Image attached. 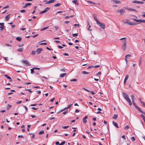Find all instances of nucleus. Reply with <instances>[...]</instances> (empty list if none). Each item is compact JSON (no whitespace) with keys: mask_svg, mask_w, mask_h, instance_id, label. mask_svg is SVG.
Here are the masks:
<instances>
[{"mask_svg":"<svg viewBox=\"0 0 145 145\" xmlns=\"http://www.w3.org/2000/svg\"><path fill=\"white\" fill-rule=\"evenodd\" d=\"M123 96L124 98L129 103L130 106L132 105V103L131 101L129 98V95L125 93H122Z\"/></svg>","mask_w":145,"mask_h":145,"instance_id":"1","label":"nucleus"},{"mask_svg":"<svg viewBox=\"0 0 145 145\" xmlns=\"http://www.w3.org/2000/svg\"><path fill=\"white\" fill-rule=\"evenodd\" d=\"M122 22L124 24L128 25H132L136 24H135L134 22H131L127 19L123 20Z\"/></svg>","mask_w":145,"mask_h":145,"instance_id":"2","label":"nucleus"},{"mask_svg":"<svg viewBox=\"0 0 145 145\" xmlns=\"http://www.w3.org/2000/svg\"><path fill=\"white\" fill-rule=\"evenodd\" d=\"M131 97L132 101L133 103V105L138 110L140 108L138 106L135 104V97L133 95H131Z\"/></svg>","mask_w":145,"mask_h":145,"instance_id":"3","label":"nucleus"},{"mask_svg":"<svg viewBox=\"0 0 145 145\" xmlns=\"http://www.w3.org/2000/svg\"><path fill=\"white\" fill-rule=\"evenodd\" d=\"M97 24L103 29H105V25L104 23H101L99 21H97Z\"/></svg>","mask_w":145,"mask_h":145,"instance_id":"4","label":"nucleus"},{"mask_svg":"<svg viewBox=\"0 0 145 145\" xmlns=\"http://www.w3.org/2000/svg\"><path fill=\"white\" fill-rule=\"evenodd\" d=\"M125 12V10L124 9H122L120 10H118L117 12L120 13V15H123L124 13Z\"/></svg>","mask_w":145,"mask_h":145,"instance_id":"5","label":"nucleus"},{"mask_svg":"<svg viewBox=\"0 0 145 145\" xmlns=\"http://www.w3.org/2000/svg\"><path fill=\"white\" fill-rule=\"evenodd\" d=\"M126 41L125 40L124 42V43L122 45L121 48L123 50H125L126 49Z\"/></svg>","mask_w":145,"mask_h":145,"instance_id":"6","label":"nucleus"},{"mask_svg":"<svg viewBox=\"0 0 145 145\" xmlns=\"http://www.w3.org/2000/svg\"><path fill=\"white\" fill-rule=\"evenodd\" d=\"M21 62L22 63L26 64L27 65L29 66L31 65L30 63L27 60H22L21 61Z\"/></svg>","mask_w":145,"mask_h":145,"instance_id":"7","label":"nucleus"},{"mask_svg":"<svg viewBox=\"0 0 145 145\" xmlns=\"http://www.w3.org/2000/svg\"><path fill=\"white\" fill-rule=\"evenodd\" d=\"M131 57V55L130 54H127L125 56V60L126 61V63H127L128 61L129 60V59Z\"/></svg>","mask_w":145,"mask_h":145,"instance_id":"8","label":"nucleus"},{"mask_svg":"<svg viewBox=\"0 0 145 145\" xmlns=\"http://www.w3.org/2000/svg\"><path fill=\"white\" fill-rule=\"evenodd\" d=\"M50 8H48V7L46 8L44 10L40 12V14H42L44 13H45L46 12H47L48 10H49Z\"/></svg>","mask_w":145,"mask_h":145,"instance_id":"9","label":"nucleus"},{"mask_svg":"<svg viewBox=\"0 0 145 145\" xmlns=\"http://www.w3.org/2000/svg\"><path fill=\"white\" fill-rule=\"evenodd\" d=\"M42 50L43 49L42 48H38L36 52L37 53L40 54Z\"/></svg>","mask_w":145,"mask_h":145,"instance_id":"10","label":"nucleus"},{"mask_svg":"<svg viewBox=\"0 0 145 145\" xmlns=\"http://www.w3.org/2000/svg\"><path fill=\"white\" fill-rule=\"evenodd\" d=\"M93 16L96 22V23H97V21H99V20L97 19L96 18V17H97V15L96 14H94L93 15Z\"/></svg>","mask_w":145,"mask_h":145,"instance_id":"11","label":"nucleus"},{"mask_svg":"<svg viewBox=\"0 0 145 145\" xmlns=\"http://www.w3.org/2000/svg\"><path fill=\"white\" fill-rule=\"evenodd\" d=\"M126 9H127V10H129V11H135L136 12H137V10H136L135 9H132V8H127Z\"/></svg>","mask_w":145,"mask_h":145,"instance_id":"12","label":"nucleus"},{"mask_svg":"<svg viewBox=\"0 0 145 145\" xmlns=\"http://www.w3.org/2000/svg\"><path fill=\"white\" fill-rule=\"evenodd\" d=\"M112 123L113 125L117 128H118L119 127L117 123L114 121H112Z\"/></svg>","mask_w":145,"mask_h":145,"instance_id":"13","label":"nucleus"},{"mask_svg":"<svg viewBox=\"0 0 145 145\" xmlns=\"http://www.w3.org/2000/svg\"><path fill=\"white\" fill-rule=\"evenodd\" d=\"M10 15V14H9L8 15H7L5 17V19L6 21H8L9 20V18H10L9 16Z\"/></svg>","mask_w":145,"mask_h":145,"instance_id":"14","label":"nucleus"},{"mask_svg":"<svg viewBox=\"0 0 145 145\" xmlns=\"http://www.w3.org/2000/svg\"><path fill=\"white\" fill-rule=\"evenodd\" d=\"M23 48H19L17 49V51L19 52H22L23 51Z\"/></svg>","mask_w":145,"mask_h":145,"instance_id":"15","label":"nucleus"},{"mask_svg":"<svg viewBox=\"0 0 145 145\" xmlns=\"http://www.w3.org/2000/svg\"><path fill=\"white\" fill-rule=\"evenodd\" d=\"M5 76L8 79L10 80V81H11L12 80L11 77L7 75H5Z\"/></svg>","mask_w":145,"mask_h":145,"instance_id":"16","label":"nucleus"},{"mask_svg":"<svg viewBox=\"0 0 145 145\" xmlns=\"http://www.w3.org/2000/svg\"><path fill=\"white\" fill-rule=\"evenodd\" d=\"M145 23V20H139V21L138 23Z\"/></svg>","mask_w":145,"mask_h":145,"instance_id":"17","label":"nucleus"},{"mask_svg":"<svg viewBox=\"0 0 145 145\" xmlns=\"http://www.w3.org/2000/svg\"><path fill=\"white\" fill-rule=\"evenodd\" d=\"M118 116V115L117 114H114L113 116L112 117L113 119H116Z\"/></svg>","mask_w":145,"mask_h":145,"instance_id":"18","label":"nucleus"},{"mask_svg":"<svg viewBox=\"0 0 145 145\" xmlns=\"http://www.w3.org/2000/svg\"><path fill=\"white\" fill-rule=\"evenodd\" d=\"M61 5V4L60 3H57L54 5L55 7H58Z\"/></svg>","mask_w":145,"mask_h":145,"instance_id":"19","label":"nucleus"},{"mask_svg":"<svg viewBox=\"0 0 145 145\" xmlns=\"http://www.w3.org/2000/svg\"><path fill=\"white\" fill-rule=\"evenodd\" d=\"M67 75V73H64L63 74H62L60 75V77H64L65 76Z\"/></svg>","mask_w":145,"mask_h":145,"instance_id":"20","label":"nucleus"},{"mask_svg":"<svg viewBox=\"0 0 145 145\" xmlns=\"http://www.w3.org/2000/svg\"><path fill=\"white\" fill-rule=\"evenodd\" d=\"M88 25H89V27L88 28V29L89 31H91L92 30L91 29H89L91 27V26L89 24V23L88 21Z\"/></svg>","mask_w":145,"mask_h":145,"instance_id":"21","label":"nucleus"},{"mask_svg":"<svg viewBox=\"0 0 145 145\" xmlns=\"http://www.w3.org/2000/svg\"><path fill=\"white\" fill-rule=\"evenodd\" d=\"M138 110L140 112L145 115V112L143 111L140 108Z\"/></svg>","mask_w":145,"mask_h":145,"instance_id":"22","label":"nucleus"},{"mask_svg":"<svg viewBox=\"0 0 145 145\" xmlns=\"http://www.w3.org/2000/svg\"><path fill=\"white\" fill-rule=\"evenodd\" d=\"M138 110L140 112L145 115V112L143 111L140 108Z\"/></svg>","mask_w":145,"mask_h":145,"instance_id":"23","label":"nucleus"},{"mask_svg":"<svg viewBox=\"0 0 145 145\" xmlns=\"http://www.w3.org/2000/svg\"><path fill=\"white\" fill-rule=\"evenodd\" d=\"M31 4H32L31 3H28L25 4V5L26 7H27L31 5Z\"/></svg>","mask_w":145,"mask_h":145,"instance_id":"24","label":"nucleus"},{"mask_svg":"<svg viewBox=\"0 0 145 145\" xmlns=\"http://www.w3.org/2000/svg\"><path fill=\"white\" fill-rule=\"evenodd\" d=\"M12 106L11 105L8 104L7 107V109L8 110L10 108L12 107Z\"/></svg>","mask_w":145,"mask_h":145,"instance_id":"25","label":"nucleus"},{"mask_svg":"<svg viewBox=\"0 0 145 145\" xmlns=\"http://www.w3.org/2000/svg\"><path fill=\"white\" fill-rule=\"evenodd\" d=\"M16 39L18 41H20L22 40V38L20 37H18L16 38Z\"/></svg>","mask_w":145,"mask_h":145,"instance_id":"26","label":"nucleus"},{"mask_svg":"<svg viewBox=\"0 0 145 145\" xmlns=\"http://www.w3.org/2000/svg\"><path fill=\"white\" fill-rule=\"evenodd\" d=\"M55 1V0H50L48 1L49 2V3L50 4L52 3H54Z\"/></svg>","mask_w":145,"mask_h":145,"instance_id":"27","label":"nucleus"},{"mask_svg":"<svg viewBox=\"0 0 145 145\" xmlns=\"http://www.w3.org/2000/svg\"><path fill=\"white\" fill-rule=\"evenodd\" d=\"M82 73L84 74H88L89 73V72L85 71H83L82 72Z\"/></svg>","mask_w":145,"mask_h":145,"instance_id":"28","label":"nucleus"},{"mask_svg":"<svg viewBox=\"0 0 145 145\" xmlns=\"http://www.w3.org/2000/svg\"><path fill=\"white\" fill-rule=\"evenodd\" d=\"M48 27H49L48 26H47V27H44V28H43L42 29H41L40 30V31H42L45 30V29L48 28Z\"/></svg>","mask_w":145,"mask_h":145,"instance_id":"29","label":"nucleus"},{"mask_svg":"<svg viewBox=\"0 0 145 145\" xmlns=\"http://www.w3.org/2000/svg\"><path fill=\"white\" fill-rule=\"evenodd\" d=\"M129 77V76L128 75H127L125 78L124 80L127 81Z\"/></svg>","mask_w":145,"mask_h":145,"instance_id":"30","label":"nucleus"},{"mask_svg":"<svg viewBox=\"0 0 145 145\" xmlns=\"http://www.w3.org/2000/svg\"><path fill=\"white\" fill-rule=\"evenodd\" d=\"M44 133V131L43 130L40 131L39 132V134H40V135L43 134Z\"/></svg>","mask_w":145,"mask_h":145,"instance_id":"31","label":"nucleus"},{"mask_svg":"<svg viewBox=\"0 0 145 145\" xmlns=\"http://www.w3.org/2000/svg\"><path fill=\"white\" fill-rule=\"evenodd\" d=\"M70 81L71 82L77 81V79H71L70 80Z\"/></svg>","mask_w":145,"mask_h":145,"instance_id":"32","label":"nucleus"},{"mask_svg":"<svg viewBox=\"0 0 145 145\" xmlns=\"http://www.w3.org/2000/svg\"><path fill=\"white\" fill-rule=\"evenodd\" d=\"M139 1L136 0L133 1H132V3H136L138 4Z\"/></svg>","mask_w":145,"mask_h":145,"instance_id":"33","label":"nucleus"},{"mask_svg":"<svg viewBox=\"0 0 145 145\" xmlns=\"http://www.w3.org/2000/svg\"><path fill=\"white\" fill-rule=\"evenodd\" d=\"M72 1L75 4H77V5H78L77 3V0H74L73 1Z\"/></svg>","mask_w":145,"mask_h":145,"instance_id":"34","label":"nucleus"},{"mask_svg":"<svg viewBox=\"0 0 145 145\" xmlns=\"http://www.w3.org/2000/svg\"><path fill=\"white\" fill-rule=\"evenodd\" d=\"M101 74V72H99L98 73H97L96 75L97 76H99Z\"/></svg>","mask_w":145,"mask_h":145,"instance_id":"35","label":"nucleus"},{"mask_svg":"<svg viewBox=\"0 0 145 145\" xmlns=\"http://www.w3.org/2000/svg\"><path fill=\"white\" fill-rule=\"evenodd\" d=\"M141 117L142 118L143 120H145V117L143 114H141Z\"/></svg>","mask_w":145,"mask_h":145,"instance_id":"36","label":"nucleus"},{"mask_svg":"<svg viewBox=\"0 0 145 145\" xmlns=\"http://www.w3.org/2000/svg\"><path fill=\"white\" fill-rule=\"evenodd\" d=\"M20 12L21 13H24L26 11L25 10H20Z\"/></svg>","mask_w":145,"mask_h":145,"instance_id":"37","label":"nucleus"},{"mask_svg":"<svg viewBox=\"0 0 145 145\" xmlns=\"http://www.w3.org/2000/svg\"><path fill=\"white\" fill-rule=\"evenodd\" d=\"M65 141H64L62 142L60 144H59V145H63L64 144H65Z\"/></svg>","mask_w":145,"mask_h":145,"instance_id":"38","label":"nucleus"},{"mask_svg":"<svg viewBox=\"0 0 145 145\" xmlns=\"http://www.w3.org/2000/svg\"><path fill=\"white\" fill-rule=\"evenodd\" d=\"M34 69L33 68L31 69V74L33 73L34 72Z\"/></svg>","mask_w":145,"mask_h":145,"instance_id":"39","label":"nucleus"},{"mask_svg":"<svg viewBox=\"0 0 145 145\" xmlns=\"http://www.w3.org/2000/svg\"><path fill=\"white\" fill-rule=\"evenodd\" d=\"M87 121L86 119H85L84 118H83V122L84 123H85Z\"/></svg>","mask_w":145,"mask_h":145,"instance_id":"40","label":"nucleus"},{"mask_svg":"<svg viewBox=\"0 0 145 145\" xmlns=\"http://www.w3.org/2000/svg\"><path fill=\"white\" fill-rule=\"evenodd\" d=\"M88 2L90 4H95V3H93V2L91 1H88Z\"/></svg>","mask_w":145,"mask_h":145,"instance_id":"41","label":"nucleus"},{"mask_svg":"<svg viewBox=\"0 0 145 145\" xmlns=\"http://www.w3.org/2000/svg\"><path fill=\"white\" fill-rule=\"evenodd\" d=\"M0 29L1 31L3 30L4 29V26H1L0 27Z\"/></svg>","mask_w":145,"mask_h":145,"instance_id":"42","label":"nucleus"},{"mask_svg":"<svg viewBox=\"0 0 145 145\" xmlns=\"http://www.w3.org/2000/svg\"><path fill=\"white\" fill-rule=\"evenodd\" d=\"M36 51H32L31 53V54L33 55H35L36 52Z\"/></svg>","mask_w":145,"mask_h":145,"instance_id":"43","label":"nucleus"},{"mask_svg":"<svg viewBox=\"0 0 145 145\" xmlns=\"http://www.w3.org/2000/svg\"><path fill=\"white\" fill-rule=\"evenodd\" d=\"M72 105V104H70L69 105V106H68L67 107H66V109L70 108L71 107V106Z\"/></svg>","mask_w":145,"mask_h":145,"instance_id":"44","label":"nucleus"},{"mask_svg":"<svg viewBox=\"0 0 145 145\" xmlns=\"http://www.w3.org/2000/svg\"><path fill=\"white\" fill-rule=\"evenodd\" d=\"M72 35L74 36V37H76L78 36V33H75V34H74Z\"/></svg>","mask_w":145,"mask_h":145,"instance_id":"45","label":"nucleus"},{"mask_svg":"<svg viewBox=\"0 0 145 145\" xmlns=\"http://www.w3.org/2000/svg\"><path fill=\"white\" fill-rule=\"evenodd\" d=\"M133 20L137 22H138L139 20H137L135 18H133Z\"/></svg>","mask_w":145,"mask_h":145,"instance_id":"46","label":"nucleus"},{"mask_svg":"<svg viewBox=\"0 0 145 145\" xmlns=\"http://www.w3.org/2000/svg\"><path fill=\"white\" fill-rule=\"evenodd\" d=\"M22 102V101H18V102H17L16 103V104H20Z\"/></svg>","mask_w":145,"mask_h":145,"instance_id":"47","label":"nucleus"},{"mask_svg":"<svg viewBox=\"0 0 145 145\" xmlns=\"http://www.w3.org/2000/svg\"><path fill=\"white\" fill-rule=\"evenodd\" d=\"M47 44L46 43V42H44V43H42L39 44L40 45H46Z\"/></svg>","mask_w":145,"mask_h":145,"instance_id":"48","label":"nucleus"},{"mask_svg":"<svg viewBox=\"0 0 145 145\" xmlns=\"http://www.w3.org/2000/svg\"><path fill=\"white\" fill-rule=\"evenodd\" d=\"M68 112V110H66L65 111H64L63 113L64 114H67V113Z\"/></svg>","mask_w":145,"mask_h":145,"instance_id":"49","label":"nucleus"},{"mask_svg":"<svg viewBox=\"0 0 145 145\" xmlns=\"http://www.w3.org/2000/svg\"><path fill=\"white\" fill-rule=\"evenodd\" d=\"M131 139L133 141H134L135 140V138H134V137H132L131 138Z\"/></svg>","mask_w":145,"mask_h":145,"instance_id":"50","label":"nucleus"},{"mask_svg":"<svg viewBox=\"0 0 145 145\" xmlns=\"http://www.w3.org/2000/svg\"><path fill=\"white\" fill-rule=\"evenodd\" d=\"M129 128V126L127 125L125 127V129H128Z\"/></svg>","mask_w":145,"mask_h":145,"instance_id":"51","label":"nucleus"},{"mask_svg":"<svg viewBox=\"0 0 145 145\" xmlns=\"http://www.w3.org/2000/svg\"><path fill=\"white\" fill-rule=\"evenodd\" d=\"M144 2L143 1H139L138 2V4H144Z\"/></svg>","mask_w":145,"mask_h":145,"instance_id":"52","label":"nucleus"},{"mask_svg":"<svg viewBox=\"0 0 145 145\" xmlns=\"http://www.w3.org/2000/svg\"><path fill=\"white\" fill-rule=\"evenodd\" d=\"M123 39L124 40V41L125 40H126V38L125 37H124V38H121L120 39V40H123Z\"/></svg>","mask_w":145,"mask_h":145,"instance_id":"53","label":"nucleus"},{"mask_svg":"<svg viewBox=\"0 0 145 145\" xmlns=\"http://www.w3.org/2000/svg\"><path fill=\"white\" fill-rule=\"evenodd\" d=\"M69 127V126H67L63 127V128L64 129H66L67 128Z\"/></svg>","mask_w":145,"mask_h":145,"instance_id":"54","label":"nucleus"},{"mask_svg":"<svg viewBox=\"0 0 145 145\" xmlns=\"http://www.w3.org/2000/svg\"><path fill=\"white\" fill-rule=\"evenodd\" d=\"M9 7V6L8 5H7L6 6L4 7L3 8V9H5L6 8H7Z\"/></svg>","mask_w":145,"mask_h":145,"instance_id":"55","label":"nucleus"},{"mask_svg":"<svg viewBox=\"0 0 145 145\" xmlns=\"http://www.w3.org/2000/svg\"><path fill=\"white\" fill-rule=\"evenodd\" d=\"M33 69H37V70H39L40 69V68H39L36 67H34V68H33Z\"/></svg>","mask_w":145,"mask_h":145,"instance_id":"56","label":"nucleus"},{"mask_svg":"<svg viewBox=\"0 0 145 145\" xmlns=\"http://www.w3.org/2000/svg\"><path fill=\"white\" fill-rule=\"evenodd\" d=\"M25 90H26V91H29V92H30V93H32V91L30 89H26Z\"/></svg>","mask_w":145,"mask_h":145,"instance_id":"57","label":"nucleus"},{"mask_svg":"<svg viewBox=\"0 0 145 145\" xmlns=\"http://www.w3.org/2000/svg\"><path fill=\"white\" fill-rule=\"evenodd\" d=\"M58 47L59 48H60V49H62L63 48V47L60 46V45H58Z\"/></svg>","mask_w":145,"mask_h":145,"instance_id":"58","label":"nucleus"},{"mask_svg":"<svg viewBox=\"0 0 145 145\" xmlns=\"http://www.w3.org/2000/svg\"><path fill=\"white\" fill-rule=\"evenodd\" d=\"M100 67L99 65H96L94 66V68H98Z\"/></svg>","mask_w":145,"mask_h":145,"instance_id":"59","label":"nucleus"},{"mask_svg":"<svg viewBox=\"0 0 145 145\" xmlns=\"http://www.w3.org/2000/svg\"><path fill=\"white\" fill-rule=\"evenodd\" d=\"M18 138L22 137V138H23L24 136L22 135H19L18 136Z\"/></svg>","mask_w":145,"mask_h":145,"instance_id":"60","label":"nucleus"},{"mask_svg":"<svg viewBox=\"0 0 145 145\" xmlns=\"http://www.w3.org/2000/svg\"><path fill=\"white\" fill-rule=\"evenodd\" d=\"M37 92L38 94H40L41 93V91H37Z\"/></svg>","mask_w":145,"mask_h":145,"instance_id":"61","label":"nucleus"},{"mask_svg":"<svg viewBox=\"0 0 145 145\" xmlns=\"http://www.w3.org/2000/svg\"><path fill=\"white\" fill-rule=\"evenodd\" d=\"M38 34H37V35H33L32 37H33V38H35V37H37V36H38Z\"/></svg>","mask_w":145,"mask_h":145,"instance_id":"62","label":"nucleus"},{"mask_svg":"<svg viewBox=\"0 0 145 145\" xmlns=\"http://www.w3.org/2000/svg\"><path fill=\"white\" fill-rule=\"evenodd\" d=\"M35 134H32V138H35Z\"/></svg>","mask_w":145,"mask_h":145,"instance_id":"63","label":"nucleus"},{"mask_svg":"<svg viewBox=\"0 0 145 145\" xmlns=\"http://www.w3.org/2000/svg\"><path fill=\"white\" fill-rule=\"evenodd\" d=\"M55 144H56V145H59V142L58 141H57V142H56V143Z\"/></svg>","mask_w":145,"mask_h":145,"instance_id":"64","label":"nucleus"}]
</instances>
